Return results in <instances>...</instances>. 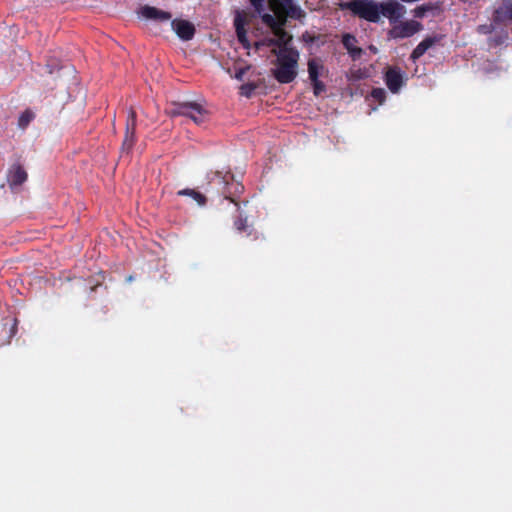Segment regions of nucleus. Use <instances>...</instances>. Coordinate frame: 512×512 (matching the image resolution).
<instances>
[{"label":"nucleus","instance_id":"1","mask_svg":"<svg viewBox=\"0 0 512 512\" xmlns=\"http://www.w3.org/2000/svg\"><path fill=\"white\" fill-rule=\"evenodd\" d=\"M405 13V8L395 0H386L377 3L373 0H354V16L366 21L377 23L381 15L388 18L391 23L396 22Z\"/></svg>","mask_w":512,"mask_h":512},{"label":"nucleus","instance_id":"2","mask_svg":"<svg viewBox=\"0 0 512 512\" xmlns=\"http://www.w3.org/2000/svg\"><path fill=\"white\" fill-rule=\"evenodd\" d=\"M277 55L276 68L272 74L274 78L281 84H288L297 77L299 52L292 47H284L278 51L273 50Z\"/></svg>","mask_w":512,"mask_h":512},{"label":"nucleus","instance_id":"3","mask_svg":"<svg viewBox=\"0 0 512 512\" xmlns=\"http://www.w3.org/2000/svg\"><path fill=\"white\" fill-rule=\"evenodd\" d=\"M271 11L282 10L286 17L302 21L306 12L294 0H268Z\"/></svg>","mask_w":512,"mask_h":512},{"label":"nucleus","instance_id":"4","mask_svg":"<svg viewBox=\"0 0 512 512\" xmlns=\"http://www.w3.org/2000/svg\"><path fill=\"white\" fill-rule=\"evenodd\" d=\"M247 17L248 13L246 11L237 10L234 18V26L239 43L243 46V48L250 49L251 43L248 40L247 30L245 28V26L249 23Z\"/></svg>","mask_w":512,"mask_h":512},{"label":"nucleus","instance_id":"5","mask_svg":"<svg viewBox=\"0 0 512 512\" xmlns=\"http://www.w3.org/2000/svg\"><path fill=\"white\" fill-rule=\"evenodd\" d=\"M136 123H137V115L133 108H130L126 120V127H125V136L122 143V149L123 150H131L136 137H135V131H136Z\"/></svg>","mask_w":512,"mask_h":512},{"label":"nucleus","instance_id":"6","mask_svg":"<svg viewBox=\"0 0 512 512\" xmlns=\"http://www.w3.org/2000/svg\"><path fill=\"white\" fill-rule=\"evenodd\" d=\"M423 26L421 23L415 20H408L395 25L391 30V35L394 38H408L413 36L415 33L422 30Z\"/></svg>","mask_w":512,"mask_h":512},{"label":"nucleus","instance_id":"7","mask_svg":"<svg viewBox=\"0 0 512 512\" xmlns=\"http://www.w3.org/2000/svg\"><path fill=\"white\" fill-rule=\"evenodd\" d=\"M184 117L190 118L195 124L201 125L208 118V111L196 102H187L186 114Z\"/></svg>","mask_w":512,"mask_h":512},{"label":"nucleus","instance_id":"8","mask_svg":"<svg viewBox=\"0 0 512 512\" xmlns=\"http://www.w3.org/2000/svg\"><path fill=\"white\" fill-rule=\"evenodd\" d=\"M171 25L177 36L184 41L191 40L195 35L194 25L187 20L175 19L171 22Z\"/></svg>","mask_w":512,"mask_h":512},{"label":"nucleus","instance_id":"9","mask_svg":"<svg viewBox=\"0 0 512 512\" xmlns=\"http://www.w3.org/2000/svg\"><path fill=\"white\" fill-rule=\"evenodd\" d=\"M274 15L269 13H263L260 17L267 27L269 28H285L287 19L284 12L282 10L272 11Z\"/></svg>","mask_w":512,"mask_h":512},{"label":"nucleus","instance_id":"10","mask_svg":"<svg viewBox=\"0 0 512 512\" xmlns=\"http://www.w3.org/2000/svg\"><path fill=\"white\" fill-rule=\"evenodd\" d=\"M385 83L392 93H397L403 85V76L398 68H389L385 73Z\"/></svg>","mask_w":512,"mask_h":512},{"label":"nucleus","instance_id":"11","mask_svg":"<svg viewBox=\"0 0 512 512\" xmlns=\"http://www.w3.org/2000/svg\"><path fill=\"white\" fill-rule=\"evenodd\" d=\"M140 14L146 19H151L159 22L168 21L172 18V14L170 12L149 5L141 7Z\"/></svg>","mask_w":512,"mask_h":512},{"label":"nucleus","instance_id":"12","mask_svg":"<svg viewBox=\"0 0 512 512\" xmlns=\"http://www.w3.org/2000/svg\"><path fill=\"white\" fill-rule=\"evenodd\" d=\"M494 21L499 23L512 22V0H503L494 12Z\"/></svg>","mask_w":512,"mask_h":512},{"label":"nucleus","instance_id":"13","mask_svg":"<svg viewBox=\"0 0 512 512\" xmlns=\"http://www.w3.org/2000/svg\"><path fill=\"white\" fill-rule=\"evenodd\" d=\"M27 180V172L21 165H13L8 174V182L11 187L20 186Z\"/></svg>","mask_w":512,"mask_h":512},{"label":"nucleus","instance_id":"14","mask_svg":"<svg viewBox=\"0 0 512 512\" xmlns=\"http://www.w3.org/2000/svg\"><path fill=\"white\" fill-rule=\"evenodd\" d=\"M437 40L438 39L436 37H427L422 40L412 51L411 59L416 60L422 57L426 51L436 43Z\"/></svg>","mask_w":512,"mask_h":512},{"label":"nucleus","instance_id":"15","mask_svg":"<svg viewBox=\"0 0 512 512\" xmlns=\"http://www.w3.org/2000/svg\"><path fill=\"white\" fill-rule=\"evenodd\" d=\"M386 99V91L383 88H374L370 95L366 97L365 101L371 107L369 113L372 110H376L377 106H373L374 103L382 105Z\"/></svg>","mask_w":512,"mask_h":512},{"label":"nucleus","instance_id":"16","mask_svg":"<svg viewBox=\"0 0 512 512\" xmlns=\"http://www.w3.org/2000/svg\"><path fill=\"white\" fill-rule=\"evenodd\" d=\"M274 34V38L279 49L288 47L292 40V36L285 30V28H270Z\"/></svg>","mask_w":512,"mask_h":512},{"label":"nucleus","instance_id":"17","mask_svg":"<svg viewBox=\"0 0 512 512\" xmlns=\"http://www.w3.org/2000/svg\"><path fill=\"white\" fill-rule=\"evenodd\" d=\"M324 69L322 61L319 58H312L308 61V74L310 81H317Z\"/></svg>","mask_w":512,"mask_h":512},{"label":"nucleus","instance_id":"18","mask_svg":"<svg viewBox=\"0 0 512 512\" xmlns=\"http://www.w3.org/2000/svg\"><path fill=\"white\" fill-rule=\"evenodd\" d=\"M178 196H188L191 197L199 206H204L206 204L207 198L205 195L200 193L199 191L195 189L185 188L182 190H179L177 192Z\"/></svg>","mask_w":512,"mask_h":512},{"label":"nucleus","instance_id":"19","mask_svg":"<svg viewBox=\"0 0 512 512\" xmlns=\"http://www.w3.org/2000/svg\"><path fill=\"white\" fill-rule=\"evenodd\" d=\"M234 228L239 233L245 232L247 236L252 235L253 232L252 226L248 224L247 217H243L242 215H239V217L234 220Z\"/></svg>","mask_w":512,"mask_h":512},{"label":"nucleus","instance_id":"20","mask_svg":"<svg viewBox=\"0 0 512 512\" xmlns=\"http://www.w3.org/2000/svg\"><path fill=\"white\" fill-rule=\"evenodd\" d=\"M2 332H4L5 334H7V339L5 341H3L1 343V345H5V344H8L10 343V340L11 338L16 334L17 332V320L14 319V323L11 325V327H7L6 325H4L2 327Z\"/></svg>","mask_w":512,"mask_h":512},{"label":"nucleus","instance_id":"21","mask_svg":"<svg viewBox=\"0 0 512 512\" xmlns=\"http://www.w3.org/2000/svg\"><path fill=\"white\" fill-rule=\"evenodd\" d=\"M435 5L431 3L423 4L421 6H418L414 10V16L417 18H423L427 12L432 11L435 9Z\"/></svg>","mask_w":512,"mask_h":512},{"label":"nucleus","instance_id":"22","mask_svg":"<svg viewBox=\"0 0 512 512\" xmlns=\"http://www.w3.org/2000/svg\"><path fill=\"white\" fill-rule=\"evenodd\" d=\"M33 117H34V115L32 112H30V111L23 112L20 115L19 120H18L19 127L26 128L29 125V123L32 121Z\"/></svg>","mask_w":512,"mask_h":512},{"label":"nucleus","instance_id":"23","mask_svg":"<svg viewBox=\"0 0 512 512\" xmlns=\"http://www.w3.org/2000/svg\"><path fill=\"white\" fill-rule=\"evenodd\" d=\"M186 105L187 102L177 103L174 105V108L171 109L170 115L172 117L175 116H184L186 114Z\"/></svg>","mask_w":512,"mask_h":512},{"label":"nucleus","instance_id":"24","mask_svg":"<svg viewBox=\"0 0 512 512\" xmlns=\"http://www.w3.org/2000/svg\"><path fill=\"white\" fill-rule=\"evenodd\" d=\"M301 39L304 43L306 44H312L316 41H318L320 39V35H315V34H312L308 31H305L302 36H301Z\"/></svg>","mask_w":512,"mask_h":512},{"label":"nucleus","instance_id":"25","mask_svg":"<svg viewBox=\"0 0 512 512\" xmlns=\"http://www.w3.org/2000/svg\"><path fill=\"white\" fill-rule=\"evenodd\" d=\"M276 41L277 40H275V38H264L261 41L255 42L254 45H255L256 49H259L261 46H266V47L275 46V47H277Z\"/></svg>","mask_w":512,"mask_h":512},{"label":"nucleus","instance_id":"26","mask_svg":"<svg viewBox=\"0 0 512 512\" xmlns=\"http://www.w3.org/2000/svg\"><path fill=\"white\" fill-rule=\"evenodd\" d=\"M253 6L255 12L261 16L264 13V2L265 0H249Z\"/></svg>","mask_w":512,"mask_h":512},{"label":"nucleus","instance_id":"27","mask_svg":"<svg viewBox=\"0 0 512 512\" xmlns=\"http://www.w3.org/2000/svg\"><path fill=\"white\" fill-rule=\"evenodd\" d=\"M342 43L347 50L348 54L352 55V35L346 33L343 35Z\"/></svg>","mask_w":512,"mask_h":512},{"label":"nucleus","instance_id":"28","mask_svg":"<svg viewBox=\"0 0 512 512\" xmlns=\"http://www.w3.org/2000/svg\"><path fill=\"white\" fill-rule=\"evenodd\" d=\"M313 85V92L316 96H319L322 92L325 91V85L317 79V81H311Z\"/></svg>","mask_w":512,"mask_h":512},{"label":"nucleus","instance_id":"29","mask_svg":"<svg viewBox=\"0 0 512 512\" xmlns=\"http://www.w3.org/2000/svg\"><path fill=\"white\" fill-rule=\"evenodd\" d=\"M254 89H255L254 84H244L240 88V94L243 96H246V97H250L252 92L254 91Z\"/></svg>","mask_w":512,"mask_h":512},{"label":"nucleus","instance_id":"30","mask_svg":"<svg viewBox=\"0 0 512 512\" xmlns=\"http://www.w3.org/2000/svg\"><path fill=\"white\" fill-rule=\"evenodd\" d=\"M249 68H250L249 66H245V67H241V68L237 69L235 72V78L239 81H242L244 78V75L247 73Z\"/></svg>","mask_w":512,"mask_h":512},{"label":"nucleus","instance_id":"31","mask_svg":"<svg viewBox=\"0 0 512 512\" xmlns=\"http://www.w3.org/2000/svg\"><path fill=\"white\" fill-rule=\"evenodd\" d=\"M46 69H47V72H48V73L52 74V73H54V71H55V70H59V69H60V66H59V64H58V63H56V62H55V63H48V64L46 65Z\"/></svg>","mask_w":512,"mask_h":512},{"label":"nucleus","instance_id":"32","mask_svg":"<svg viewBox=\"0 0 512 512\" xmlns=\"http://www.w3.org/2000/svg\"><path fill=\"white\" fill-rule=\"evenodd\" d=\"M341 9H349L352 10V0L344 3H340Z\"/></svg>","mask_w":512,"mask_h":512},{"label":"nucleus","instance_id":"33","mask_svg":"<svg viewBox=\"0 0 512 512\" xmlns=\"http://www.w3.org/2000/svg\"><path fill=\"white\" fill-rule=\"evenodd\" d=\"M353 52H354V59H355L356 57L361 55L362 49L354 46Z\"/></svg>","mask_w":512,"mask_h":512},{"label":"nucleus","instance_id":"34","mask_svg":"<svg viewBox=\"0 0 512 512\" xmlns=\"http://www.w3.org/2000/svg\"><path fill=\"white\" fill-rule=\"evenodd\" d=\"M226 199L228 200V198H227V197H226ZM229 200H230L231 202H234V203H235L236 209H237V211H238V210L240 209V205H239L237 202H235L233 199H231V198H229Z\"/></svg>","mask_w":512,"mask_h":512}]
</instances>
